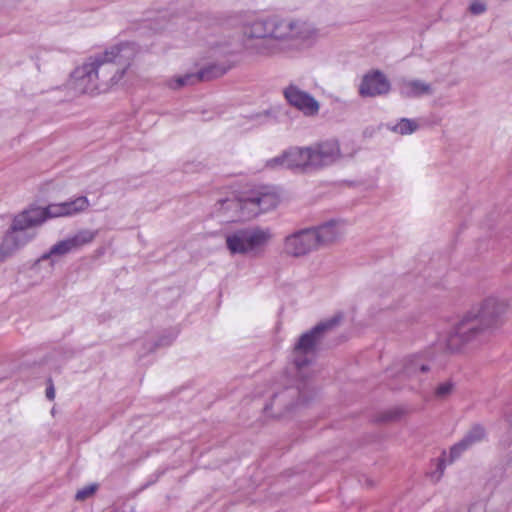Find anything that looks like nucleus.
I'll list each match as a JSON object with an SVG mask.
<instances>
[{"label": "nucleus", "instance_id": "obj_1", "mask_svg": "<svg viewBox=\"0 0 512 512\" xmlns=\"http://www.w3.org/2000/svg\"><path fill=\"white\" fill-rule=\"evenodd\" d=\"M243 32L247 51L262 57H290L317 39L316 30L307 22L275 15L247 22Z\"/></svg>", "mask_w": 512, "mask_h": 512}, {"label": "nucleus", "instance_id": "obj_2", "mask_svg": "<svg viewBox=\"0 0 512 512\" xmlns=\"http://www.w3.org/2000/svg\"><path fill=\"white\" fill-rule=\"evenodd\" d=\"M90 203L87 197L50 204L47 207H30L16 215L11 228L0 243V263L12 256L16 251L28 244L34 237V227L41 225L47 219L71 217L88 209Z\"/></svg>", "mask_w": 512, "mask_h": 512}, {"label": "nucleus", "instance_id": "obj_3", "mask_svg": "<svg viewBox=\"0 0 512 512\" xmlns=\"http://www.w3.org/2000/svg\"><path fill=\"white\" fill-rule=\"evenodd\" d=\"M278 203V194L271 187L263 186L221 199L216 209L229 222L253 218L275 208Z\"/></svg>", "mask_w": 512, "mask_h": 512}, {"label": "nucleus", "instance_id": "obj_4", "mask_svg": "<svg viewBox=\"0 0 512 512\" xmlns=\"http://www.w3.org/2000/svg\"><path fill=\"white\" fill-rule=\"evenodd\" d=\"M508 311V301L492 295L483 300L476 310H471L456 326L455 336L468 342L480 331L498 328Z\"/></svg>", "mask_w": 512, "mask_h": 512}, {"label": "nucleus", "instance_id": "obj_5", "mask_svg": "<svg viewBox=\"0 0 512 512\" xmlns=\"http://www.w3.org/2000/svg\"><path fill=\"white\" fill-rule=\"evenodd\" d=\"M137 53L138 49L135 44L126 42L116 44L104 53L90 58L101 91L122 80L125 74L123 66H128Z\"/></svg>", "mask_w": 512, "mask_h": 512}, {"label": "nucleus", "instance_id": "obj_6", "mask_svg": "<svg viewBox=\"0 0 512 512\" xmlns=\"http://www.w3.org/2000/svg\"><path fill=\"white\" fill-rule=\"evenodd\" d=\"M340 322V316H335L325 322H321L311 330L302 334L298 339L292 351V362L295 366L297 375L301 378L300 383L297 385L299 392V403H304V390L306 383L304 379L309 378L314 371L311 366L316 357V347L320 341L323 332L331 329Z\"/></svg>", "mask_w": 512, "mask_h": 512}, {"label": "nucleus", "instance_id": "obj_7", "mask_svg": "<svg viewBox=\"0 0 512 512\" xmlns=\"http://www.w3.org/2000/svg\"><path fill=\"white\" fill-rule=\"evenodd\" d=\"M231 256H262L274 238L268 227L252 226L227 230L223 234Z\"/></svg>", "mask_w": 512, "mask_h": 512}, {"label": "nucleus", "instance_id": "obj_8", "mask_svg": "<svg viewBox=\"0 0 512 512\" xmlns=\"http://www.w3.org/2000/svg\"><path fill=\"white\" fill-rule=\"evenodd\" d=\"M308 149L310 154L309 157L311 158V171L333 165L344 156L340 149L339 142L334 139L315 143L308 146Z\"/></svg>", "mask_w": 512, "mask_h": 512}, {"label": "nucleus", "instance_id": "obj_9", "mask_svg": "<svg viewBox=\"0 0 512 512\" xmlns=\"http://www.w3.org/2000/svg\"><path fill=\"white\" fill-rule=\"evenodd\" d=\"M311 228L296 231L284 239V252L293 257L305 256L317 248Z\"/></svg>", "mask_w": 512, "mask_h": 512}, {"label": "nucleus", "instance_id": "obj_10", "mask_svg": "<svg viewBox=\"0 0 512 512\" xmlns=\"http://www.w3.org/2000/svg\"><path fill=\"white\" fill-rule=\"evenodd\" d=\"M286 101L305 116H315L319 113V102L308 92L295 84H290L283 90Z\"/></svg>", "mask_w": 512, "mask_h": 512}, {"label": "nucleus", "instance_id": "obj_11", "mask_svg": "<svg viewBox=\"0 0 512 512\" xmlns=\"http://www.w3.org/2000/svg\"><path fill=\"white\" fill-rule=\"evenodd\" d=\"M93 68L90 58L80 67H77L70 79V85L76 93H93L101 91L96 72Z\"/></svg>", "mask_w": 512, "mask_h": 512}, {"label": "nucleus", "instance_id": "obj_12", "mask_svg": "<svg viewBox=\"0 0 512 512\" xmlns=\"http://www.w3.org/2000/svg\"><path fill=\"white\" fill-rule=\"evenodd\" d=\"M390 90V83L385 75L374 71L363 76L359 86V94L362 97H374L387 93Z\"/></svg>", "mask_w": 512, "mask_h": 512}, {"label": "nucleus", "instance_id": "obj_13", "mask_svg": "<svg viewBox=\"0 0 512 512\" xmlns=\"http://www.w3.org/2000/svg\"><path fill=\"white\" fill-rule=\"evenodd\" d=\"M485 429L481 425H475L473 426L468 433L464 436L462 440H460L458 443L453 445L450 449L449 455L450 459L449 462H453L456 460L464 451L469 449L471 446H473L476 443H479L482 441L485 437Z\"/></svg>", "mask_w": 512, "mask_h": 512}, {"label": "nucleus", "instance_id": "obj_14", "mask_svg": "<svg viewBox=\"0 0 512 512\" xmlns=\"http://www.w3.org/2000/svg\"><path fill=\"white\" fill-rule=\"evenodd\" d=\"M316 236L317 247L321 244H327L335 241L345 230V225L340 221H330L317 228H311Z\"/></svg>", "mask_w": 512, "mask_h": 512}, {"label": "nucleus", "instance_id": "obj_15", "mask_svg": "<svg viewBox=\"0 0 512 512\" xmlns=\"http://www.w3.org/2000/svg\"><path fill=\"white\" fill-rule=\"evenodd\" d=\"M287 150L288 170L296 172H307L310 169L309 149L306 147H290Z\"/></svg>", "mask_w": 512, "mask_h": 512}, {"label": "nucleus", "instance_id": "obj_16", "mask_svg": "<svg viewBox=\"0 0 512 512\" xmlns=\"http://www.w3.org/2000/svg\"><path fill=\"white\" fill-rule=\"evenodd\" d=\"M209 72L206 70L199 71L197 73H186L183 75H175L166 80V86L170 89H180L185 86L194 85L201 80L209 79Z\"/></svg>", "mask_w": 512, "mask_h": 512}, {"label": "nucleus", "instance_id": "obj_17", "mask_svg": "<svg viewBox=\"0 0 512 512\" xmlns=\"http://www.w3.org/2000/svg\"><path fill=\"white\" fill-rule=\"evenodd\" d=\"M400 92L406 97H419L431 93V86L420 80H404Z\"/></svg>", "mask_w": 512, "mask_h": 512}, {"label": "nucleus", "instance_id": "obj_18", "mask_svg": "<svg viewBox=\"0 0 512 512\" xmlns=\"http://www.w3.org/2000/svg\"><path fill=\"white\" fill-rule=\"evenodd\" d=\"M419 127V124L416 120L402 118L398 122L394 124H388V128L400 135H410L414 133Z\"/></svg>", "mask_w": 512, "mask_h": 512}, {"label": "nucleus", "instance_id": "obj_19", "mask_svg": "<svg viewBox=\"0 0 512 512\" xmlns=\"http://www.w3.org/2000/svg\"><path fill=\"white\" fill-rule=\"evenodd\" d=\"M74 250L75 249L72 245V241L70 240V238H67L54 244L50 248L49 252L44 254L42 258L47 259L54 255L62 256Z\"/></svg>", "mask_w": 512, "mask_h": 512}, {"label": "nucleus", "instance_id": "obj_20", "mask_svg": "<svg viewBox=\"0 0 512 512\" xmlns=\"http://www.w3.org/2000/svg\"><path fill=\"white\" fill-rule=\"evenodd\" d=\"M97 235V231L92 230H81L78 233H76L74 236L69 237L72 241V245L75 250L79 249L80 247L89 244L94 240V238Z\"/></svg>", "mask_w": 512, "mask_h": 512}, {"label": "nucleus", "instance_id": "obj_21", "mask_svg": "<svg viewBox=\"0 0 512 512\" xmlns=\"http://www.w3.org/2000/svg\"><path fill=\"white\" fill-rule=\"evenodd\" d=\"M430 367L423 362L420 357H414L407 363L405 367V374L409 377L417 375L418 373L428 372Z\"/></svg>", "mask_w": 512, "mask_h": 512}, {"label": "nucleus", "instance_id": "obj_22", "mask_svg": "<svg viewBox=\"0 0 512 512\" xmlns=\"http://www.w3.org/2000/svg\"><path fill=\"white\" fill-rule=\"evenodd\" d=\"M288 157L287 150H284L280 155L270 158L266 161V168L271 170H288Z\"/></svg>", "mask_w": 512, "mask_h": 512}, {"label": "nucleus", "instance_id": "obj_23", "mask_svg": "<svg viewBox=\"0 0 512 512\" xmlns=\"http://www.w3.org/2000/svg\"><path fill=\"white\" fill-rule=\"evenodd\" d=\"M454 391V384L451 381L440 383L435 389V397L438 399H446Z\"/></svg>", "mask_w": 512, "mask_h": 512}, {"label": "nucleus", "instance_id": "obj_24", "mask_svg": "<svg viewBox=\"0 0 512 512\" xmlns=\"http://www.w3.org/2000/svg\"><path fill=\"white\" fill-rule=\"evenodd\" d=\"M446 468V460L445 458H439L437 460L436 469L430 474V478L432 481L437 482L443 476L444 470Z\"/></svg>", "mask_w": 512, "mask_h": 512}, {"label": "nucleus", "instance_id": "obj_25", "mask_svg": "<svg viewBox=\"0 0 512 512\" xmlns=\"http://www.w3.org/2000/svg\"><path fill=\"white\" fill-rule=\"evenodd\" d=\"M96 489H97V485H95V484L85 486L82 489L77 491L75 498H76V500L83 501V500L89 498L90 496H92L95 493Z\"/></svg>", "mask_w": 512, "mask_h": 512}, {"label": "nucleus", "instance_id": "obj_26", "mask_svg": "<svg viewBox=\"0 0 512 512\" xmlns=\"http://www.w3.org/2000/svg\"><path fill=\"white\" fill-rule=\"evenodd\" d=\"M469 10L472 14L480 15L486 11V5L482 1H473L469 6Z\"/></svg>", "mask_w": 512, "mask_h": 512}, {"label": "nucleus", "instance_id": "obj_27", "mask_svg": "<svg viewBox=\"0 0 512 512\" xmlns=\"http://www.w3.org/2000/svg\"><path fill=\"white\" fill-rule=\"evenodd\" d=\"M46 396L48 399L50 400H53L54 397H55V391H54V388L52 386H50L49 388H47L46 390Z\"/></svg>", "mask_w": 512, "mask_h": 512}, {"label": "nucleus", "instance_id": "obj_28", "mask_svg": "<svg viewBox=\"0 0 512 512\" xmlns=\"http://www.w3.org/2000/svg\"><path fill=\"white\" fill-rule=\"evenodd\" d=\"M169 342H164V341H161V344L162 345H167Z\"/></svg>", "mask_w": 512, "mask_h": 512}]
</instances>
